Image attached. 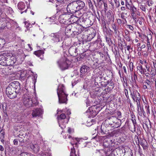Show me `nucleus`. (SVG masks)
I'll use <instances>...</instances> for the list:
<instances>
[{"label":"nucleus","instance_id":"27","mask_svg":"<svg viewBox=\"0 0 156 156\" xmlns=\"http://www.w3.org/2000/svg\"><path fill=\"white\" fill-rule=\"evenodd\" d=\"M44 52L43 50H38L34 52V54L38 57L43 55Z\"/></svg>","mask_w":156,"mask_h":156},{"label":"nucleus","instance_id":"54","mask_svg":"<svg viewBox=\"0 0 156 156\" xmlns=\"http://www.w3.org/2000/svg\"><path fill=\"white\" fill-rule=\"evenodd\" d=\"M117 22L119 24L121 25L122 24V21L121 19H119L117 20Z\"/></svg>","mask_w":156,"mask_h":156},{"label":"nucleus","instance_id":"17","mask_svg":"<svg viewBox=\"0 0 156 156\" xmlns=\"http://www.w3.org/2000/svg\"><path fill=\"white\" fill-rule=\"evenodd\" d=\"M130 95L134 102H135L136 99H137L138 97H140V93L136 90L131 92Z\"/></svg>","mask_w":156,"mask_h":156},{"label":"nucleus","instance_id":"56","mask_svg":"<svg viewBox=\"0 0 156 156\" xmlns=\"http://www.w3.org/2000/svg\"><path fill=\"white\" fill-rule=\"evenodd\" d=\"M149 106H146L145 107V108L147 109V110H146L147 112V113H150V110L149 109Z\"/></svg>","mask_w":156,"mask_h":156},{"label":"nucleus","instance_id":"35","mask_svg":"<svg viewBox=\"0 0 156 156\" xmlns=\"http://www.w3.org/2000/svg\"><path fill=\"white\" fill-rule=\"evenodd\" d=\"M151 82L150 80H149L148 79H147L145 80V82L144 83V84H146L147 86L148 87H151Z\"/></svg>","mask_w":156,"mask_h":156},{"label":"nucleus","instance_id":"23","mask_svg":"<svg viewBox=\"0 0 156 156\" xmlns=\"http://www.w3.org/2000/svg\"><path fill=\"white\" fill-rule=\"evenodd\" d=\"M72 26L71 25H68L66 28L65 30V33L66 35L67 36H69L71 34V30Z\"/></svg>","mask_w":156,"mask_h":156},{"label":"nucleus","instance_id":"24","mask_svg":"<svg viewBox=\"0 0 156 156\" xmlns=\"http://www.w3.org/2000/svg\"><path fill=\"white\" fill-rule=\"evenodd\" d=\"M106 156H115L114 153L111 148L108 149L107 151L106 152Z\"/></svg>","mask_w":156,"mask_h":156},{"label":"nucleus","instance_id":"48","mask_svg":"<svg viewBox=\"0 0 156 156\" xmlns=\"http://www.w3.org/2000/svg\"><path fill=\"white\" fill-rule=\"evenodd\" d=\"M127 26H128V27L132 31H133L134 30V28L133 27L130 25H127Z\"/></svg>","mask_w":156,"mask_h":156},{"label":"nucleus","instance_id":"4","mask_svg":"<svg viewBox=\"0 0 156 156\" xmlns=\"http://www.w3.org/2000/svg\"><path fill=\"white\" fill-rule=\"evenodd\" d=\"M77 5L74 2L69 4L66 7L67 12L69 14H73L79 10L80 9L77 8Z\"/></svg>","mask_w":156,"mask_h":156},{"label":"nucleus","instance_id":"26","mask_svg":"<svg viewBox=\"0 0 156 156\" xmlns=\"http://www.w3.org/2000/svg\"><path fill=\"white\" fill-rule=\"evenodd\" d=\"M25 7V5L23 2H20L18 4V8L20 10H23Z\"/></svg>","mask_w":156,"mask_h":156},{"label":"nucleus","instance_id":"15","mask_svg":"<svg viewBox=\"0 0 156 156\" xmlns=\"http://www.w3.org/2000/svg\"><path fill=\"white\" fill-rule=\"evenodd\" d=\"M126 8L130 10L136 8L133 5L131 0H126Z\"/></svg>","mask_w":156,"mask_h":156},{"label":"nucleus","instance_id":"3","mask_svg":"<svg viewBox=\"0 0 156 156\" xmlns=\"http://www.w3.org/2000/svg\"><path fill=\"white\" fill-rule=\"evenodd\" d=\"M58 66L62 70L67 69L70 64V61L67 58L66 55L62 57L57 62Z\"/></svg>","mask_w":156,"mask_h":156},{"label":"nucleus","instance_id":"38","mask_svg":"<svg viewBox=\"0 0 156 156\" xmlns=\"http://www.w3.org/2000/svg\"><path fill=\"white\" fill-rule=\"evenodd\" d=\"M5 133L2 131L1 130L0 132V138L3 140L4 137Z\"/></svg>","mask_w":156,"mask_h":156},{"label":"nucleus","instance_id":"46","mask_svg":"<svg viewBox=\"0 0 156 156\" xmlns=\"http://www.w3.org/2000/svg\"><path fill=\"white\" fill-rule=\"evenodd\" d=\"M85 102L86 103V105H87V107L88 106H90V101L89 100V99H87L85 101Z\"/></svg>","mask_w":156,"mask_h":156},{"label":"nucleus","instance_id":"55","mask_svg":"<svg viewBox=\"0 0 156 156\" xmlns=\"http://www.w3.org/2000/svg\"><path fill=\"white\" fill-rule=\"evenodd\" d=\"M152 62L153 64V67L156 69V61L155 60L153 61Z\"/></svg>","mask_w":156,"mask_h":156},{"label":"nucleus","instance_id":"37","mask_svg":"<svg viewBox=\"0 0 156 156\" xmlns=\"http://www.w3.org/2000/svg\"><path fill=\"white\" fill-rule=\"evenodd\" d=\"M149 6H151L153 5L154 2L152 0H149L146 2Z\"/></svg>","mask_w":156,"mask_h":156},{"label":"nucleus","instance_id":"21","mask_svg":"<svg viewBox=\"0 0 156 156\" xmlns=\"http://www.w3.org/2000/svg\"><path fill=\"white\" fill-rule=\"evenodd\" d=\"M77 4V7L80 10L82 9L85 6L84 3L82 1L78 0L74 2Z\"/></svg>","mask_w":156,"mask_h":156},{"label":"nucleus","instance_id":"40","mask_svg":"<svg viewBox=\"0 0 156 156\" xmlns=\"http://www.w3.org/2000/svg\"><path fill=\"white\" fill-rule=\"evenodd\" d=\"M124 38L126 39V40L128 41H130L131 38L130 36V35H125L124 36Z\"/></svg>","mask_w":156,"mask_h":156},{"label":"nucleus","instance_id":"43","mask_svg":"<svg viewBox=\"0 0 156 156\" xmlns=\"http://www.w3.org/2000/svg\"><path fill=\"white\" fill-rule=\"evenodd\" d=\"M129 66L130 68V71H133V63L132 62H131L129 63Z\"/></svg>","mask_w":156,"mask_h":156},{"label":"nucleus","instance_id":"5","mask_svg":"<svg viewBox=\"0 0 156 156\" xmlns=\"http://www.w3.org/2000/svg\"><path fill=\"white\" fill-rule=\"evenodd\" d=\"M13 88L9 85L6 89V93L8 97L11 99H13L16 97L17 94L18 93L16 92L15 90L13 89Z\"/></svg>","mask_w":156,"mask_h":156},{"label":"nucleus","instance_id":"63","mask_svg":"<svg viewBox=\"0 0 156 156\" xmlns=\"http://www.w3.org/2000/svg\"><path fill=\"white\" fill-rule=\"evenodd\" d=\"M13 142L14 143V144L15 145H17L18 143V140L16 139H15L13 140Z\"/></svg>","mask_w":156,"mask_h":156},{"label":"nucleus","instance_id":"60","mask_svg":"<svg viewBox=\"0 0 156 156\" xmlns=\"http://www.w3.org/2000/svg\"><path fill=\"white\" fill-rule=\"evenodd\" d=\"M75 153V149L74 148V147L73 148H72L71 149V151L70 152V154H73V153Z\"/></svg>","mask_w":156,"mask_h":156},{"label":"nucleus","instance_id":"20","mask_svg":"<svg viewBox=\"0 0 156 156\" xmlns=\"http://www.w3.org/2000/svg\"><path fill=\"white\" fill-rule=\"evenodd\" d=\"M137 68L138 73H139L141 75L144 74L145 72H146V69L143 68L142 65H141L138 66Z\"/></svg>","mask_w":156,"mask_h":156},{"label":"nucleus","instance_id":"9","mask_svg":"<svg viewBox=\"0 0 156 156\" xmlns=\"http://www.w3.org/2000/svg\"><path fill=\"white\" fill-rule=\"evenodd\" d=\"M66 116L65 114L62 113L59 116H58V121L59 124V126L62 129H64L66 127V124L67 123V121L66 122L63 119L66 118Z\"/></svg>","mask_w":156,"mask_h":156},{"label":"nucleus","instance_id":"53","mask_svg":"<svg viewBox=\"0 0 156 156\" xmlns=\"http://www.w3.org/2000/svg\"><path fill=\"white\" fill-rule=\"evenodd\" d=\"M88 5L90 8H93V6L90 0V2H88Z\"/></svg>","mask_w":156,"mask_h":156},{"label":"nucleus","instance_id":"51","mask_svg":"<svg viewBox=\"0 0 156 156\" xmlns=\"http://www.w3.org/2000/svg\"><path fill=\"white\" fill-rule=\"evenodd\" d=\"M112 28L114 30L115 33L116 34L117 33V29L116 27L115 24H114V25L112 26Z\"/></svg>","mask_w":156,"mask_h":156},{"label":"nucleus","instance_id":"61","mask_svg":"<svg viewBox=\"0 0 156 156\" xmlns=\"http://www.w3.org/2000/svg\"><path fill=\"white\" fill-rule=\"evenodd\" d=\"M75 139L76 140V141H77V142H76L75 143V145H77V144L80 141V139L78 138H75Z\"/></svg>","mask_w":156,"mask_h":156},{"label":"nucleus","instance_id":"18","mask_svg":"<svg viewBox=\"0 0 156 156\" xmlns=\"http://www.w3.org/2000/svg\"><path fill=\"white\" fill-rule=\"evenodd\" d=\"M30 148L34 153H37L39 151L40 147L37 144H31L30 145Z\"/></svg>","mask_w":156,"mask_h":156},{"label":"nucleus","instance_id":"58","mask_svg":"<svg viewBox=\"0 0 156 156\" xmlns=\"http://www.w3.org/2000/svg\"><path fill=\"white\" fill-rule=\"evenodd\" d=\"M93 121V120H90V124H88V123H89L90 122L87 121V126H90L91 125H92L93 124V123L92 122V121Z\"/></svg>","mask_w":156,"mask_h":156},{"label":"nucleus","instance_id":"49","mask_svg":"<svg viewBox=\"0 0 156 156\" xmlns=\"http://www.w3.org/2000/svg\"><path fill=\"white\" fill-rule=\"evenodd\" d=\"M115 5L116 7L117 8L119 7L120 6V4L119 2L117 1H115Z\"/></svg>","mask_w":156,"mask_h":156},{"label":"nucleus","instance_id":"8","mask_svg":"<svg viewBox=\"0 0 156 156\" xmlns=\"http://www.w3.org/2000/svg\"><path fill=\"white\" fill-rule=\"evenodd\" d=\"M6 64L5 66H12L16 62V59L11 52H9L7 58Z\"/></svg>","mask_w":156,"mask_h":156},{"label":"nucleus","instance_id":"59","mask_svg":"<svg viewBox=\"0 0 156 156\" xmlns=\"http://www.w3.org/2000/svg\"><path fill=\"white\" fill-rule=\"evenodd\" d=\"M103 3L102 1L98 2V5L100 8L102 7Z\"/></svg>","mask_w":156,"mask_h":156},{"label":"nucleus","instance_id":"22","mask_svg":"<svg viewBox=\"0 0 156 156\" xmlns=\"http://www.w3.org/2000/svg\"><path fill=\"white\" fill-rule=\"evenodd\" d=\"M2 73L5 75H10L13 74L14 73L12 69L9 67H8L6 69V72L4 69H2Z\"/></svg>","mask_w":156,"mask_h":156},{"label":"nucleus","instance_id":"33","mask_svg":"<svg viewBox=\"0 0 156 156\" xmlns=\"http://www.w3.org/2000/svg\"><path fill=\"white\" fill-rule=\"evenodd\" d=\"M131 120L133 123L134 127V131H135V124H136V121L135 119V116L134 115H131Z\"/></svg>","mask_w":156,"mask_h":156},{"label":"nucleus","instance_id":"28","mask_svg":"<svg viewBox=\"0 0 156 156\" xmlns=\"http://www.w3.org/2000/svg\"><path fill=\"white\" fill-rule=\"evenodd\" d=\"M66 16V14H63L61 15L59 18V21L60 23H65L66 22V19H65V17Z\"/></svg>","mask_w":156,"mask_h":156},{"label":"nucleus","instance_id":"16","mask_svg":"<svg viewBox=\"0 0 156 156\" xmlns=\"http://www.w3.org/2000/svg\"><path fill=\"white\" fill-rule=\"evenodd\" d=\"M42 114V110L40 108H37L33 111L32 116L33 117L39 116Z\"/></svg>","mask_w":156,"mask_h":156},{"label":"nucleus","instance_id":"2","mask_svg":"<svg viewBox=\"0 0 156 156\" xmlns=\"http://www.w3.org/2000/svg\"><path fill=\"white\" fill-rule=\"evenodd\" d=\"M57 93L58 98V102L60 104L67 103V98L68 94L66 92L65 87L63 84H60L57 89Z\"/></svg>","mask_w":156,"mask_h":156},{"label":"nucleus","instance_id":"42","mask_svg":"<svg viewBox=\"0 0 156 156\" xmlns=\"http://www.w3.org/2000/svg\"><path fill=\"white\" fill-rule=\"evenodd\" d=\"M136 11V8H134V9H133L131 10L130 11L131 12V15L133 17H134V16L135 15V12Z\"/></svg>","mask_w":156,"mask_h":156},{"label":"nucleus","instance_id":"32","mask_svg":"<svg viewBox=\"0 0 156 156\" xmlns=\"http://www.w3.org/2000/svg\"><path fill=\"white\" fill-rule=\"evenodd\" d=\"M105 38L106 39V42L108 43V44L109 45L111 44L112 41L111 40V39L110 37H107V36H106L105 37Z\"/></svg>","mask_w":156,"mask_h":156},{"label":"nucleus","instance_id":"29","mask_svg":"<svg viewBox=\"0 0 156 156\" xmlns=\"http://www.w3.org/2000/svg\"><path fill=\"white\" fill-rule=\"evenodd\" d=\"M141 100L140 97H138L137 99H136L135 102L136 103V105L137 107H139L141 111L142 108L141 106L140 105V101Z\"/></svg>","mask_w":156,"mask_h":156},{"label":"nucleus","instance_id":"50","mask_svg":"<svg viewBox=\"0 0 156 156\" xmlns=\"http://www.w3.org/2000/svg\"><path fill=\"white\" fill-rule=\"evenodd\" d=\"M140 9L142 10V11H145L146 9L144 6L143 5H140Z\"/></svg>","mask_w":156,"mask_h":156},{"label":"nucleus","instance_id":"12","mask_svg":"<svg viewBox=\"0 0 156 156\" xmlns=\"http://www.w3.org/2000/svg\"><path fill=\"white\" fill-rule=\"evenodd\" d=\"M9 85L12 87L13 89L15 90L16 92L20 93V84L17 81H14L10 83Z\"/></svg>","mask_w":156,"mask_h":156},{"label":"nucleus","instance_id":"57","mask_svg":"<svg viewBox=\"0 0 156 156\" xmlns=\"http://www.w3.org/2000/svg\"><path fill=\"white\" fill-rule=\"evenodd\" d=\"M68 132L69 134H70L72 133H73V131L72 129H71L70 128H68Z\"/></svg>","mask_w":156,"mask_h":156},{"label":"nucleus","instance_id":"11","mask_svg":"<svg viewBox=\"0 0 156 156\" xmlns=\"http://www.w3.org/2000/svg\"><path fill=\"white\" fill-rule=\"evenodd\" d=\"M8 3V0H0V8L4 11L8 12V10H12V8L7 6L5 3Z\"/></svg>","mask_w":156,"mask_h":156},{"label":"nucleus","instance_id":"45","mask_svg":"<svg viewBox=\"0 0 156 156\" xmlns=\"http://www.w3.org/2000/svg\"><path fill=\"white\" fill-rule=\"evenodd\" d=\"M29 154L27 152H24L20 154V156H29Z\"/></svg>","mask_w":156,"mask_h":156},{"label":"nucleus","instance_id":"41","mask_svg":"<svg viewBox=\"0 0 156 156\" xmlns=\"http://www.w3.org/2000/svg\"><path fill=\"white\" fill-rule=\"evenodd\" d=\"M146 141L145 140H142L141 142L140 143V144L143 147L146 146L145 144V143H146Z\"/></svg>","mask_w":156,"mask_h":156},{"label":"nucleus","instance_id":"6","mask_svg":"<svg viewBox=\"0 0 156 156\" xmlns=\"http://www.w3.org/2000/svg\"><path fill=\"white\" fill-rule=\"evenodd\" d=\"M108 121L110 125H112L113 123H115V127H118L121 125V120L116 117H110L108 118Z\"/></svg>","mask_w":156,"mask_h":156},{"label":"nucleus","instance_id":"52","mask_svg":"<svg viewBox=\"0 0 156 156\" xmlns=\"http://www.w3.org/2000/svg\"><path fill=\"white\" fill-rule=\"evenodd\" d=\"M34 79L33 80V83H34V85H35V83L36 82V79L37 76H36V75H35L34 76Z\"/></svg>","mask_w":156,"mask_h":156},{"label":"nucleus","instance_id":"34","mask_svg":"<svg viewBox=\"0 0 156 156\" xmlns=\"http://www.w3.org/2000/svg\"><path fill=\"white\" fill-rule=\"evenodd\" d=\"M25 23V27L27 28V30H29V28H30L31 27L32 25L30 23H29L27 21L24 22Z\"/></svg>","mask_w":156,"mask_h":156},{"label":"nucleus","instance_id":"31","mask_svg":"<svg viewBox=\"0 0 156 156\" xmlns=\"http://www.w3.org/2000/svg\"><path fill=\"white\" fill-rule=\"evenodd\" d=\"M151 74L153 76H155L156 73V69L153 68L152 66L151 67V71L150 72Z\"/></svg>","mask_w":156,"mask_h":156},{"label":"nucleus","instance_id":"44","mask_svg":"<svg viewBox=\"0 0 156 156\" xmlns=\"http://www.w3.org/2000/svg\"><path fill=\"white\" fill-rule=\"evenodd\" d=\"M104 7V9L105 11H107L108 9V7L107 4L106 2H103Z\"/></svg>","mask_w":156,"mask_h":156},{"label":"nucleus","instance_id":"64","mask_svg":"<svg viewBox=\"0 0 156 156\" xmlns=\"http://www.w3.org/2000/svg\"><path fill=\"white\" fill-rule=\"evenodd\" d=\"M109 86H111L112 87V88H113L114 87V83L112 81L110 82V83L109 84Z\"/></svg>","mask_w":156,"mask_h":156},{"label":"nucleus","instance_id":"10","mask_svg":"<svg viewBox=\"0 0 156 156\" xmlns=\"http://www.w3.org/2000/svg\"><path fill=\"white\" fill-rule=\"evenodd\" d=\"M8 52L5 51L0 53V64L5 66L6 64L7 58H8Z\"/></svg>","mask_w":156,"mask_h":156},{"label":"nucleus","instance_id":"62","mask_svg":"<svg viewBox=\"0 0 156 156\" xmlns=\"http://www.w3.org/2000/svg\"><path fill=\"white\" fill-rule=\"evenodd\" d=\"M148 87H148V86H147V85L146 84H144L143 86V88L144 89H148Z\"/></svg>","mask_w":156,"mask_h":156},{"label":"nucleus","instance_id":"36","mask_svg":"<svg viewBox=\"0 0 156 156\" xmlns=\"http://www.w3.org/2000/svg\"><path fill=\"white\" fill-rule=\"evenodd\" d=\"M146 46L147 48V51L148 52H151L152 51V50L151 47V46L150 43H149V44L147 43Z\"/></svg>","mask_w":156,"mask_h":156},{"label":"nucleus","instance_id":"47","mask_svg":"<svg viewBox=\"0 0 156 156\" xmlns=\"http://www.w3.org/2000/svg\"><path fill=\"white\" fill-rule=\"evenodd\" d=\"M124 93L125 94V95L126 98H128V97L129 96L128 93V91L127 89H124Z\"/></svg>","mask_w":156,"mask_h":156},{"label":"nucleus","instance_id":"13","mask_svg":"<svg viewBox=\"0 0 156 156\" xmlns=\"http://www.w3.org/2000/svg\"><path fill=\"white\" fill-rule=\"evenodd\" d=\"M77 48L75 46L71 47L69 50L70 55L73 56H76L77 55Z\"/></svg>","mask_w":156,"mask_h":156},{"label":"nucleus","instance_id":"14","mask_svg":"<svg viewBox=\"0 0 156 156\" xmlns=\"http://www.w3.org/2000/svg\"><path fill=\"white\" fill-rule=\"evenodd\" d=\"M89 70V67L86 65H84L82 66L80 69V77H83V76L87 73Z\"/></svg>","mask_w":156,"mask_h":156},{"label":"nucleus","instance_id":"7","mask_svg":"<svg viewBox=\"0 0 156 156\" xmlns=\"http://www.w3.org/2000/svg\"><path fill=\"white\" fill-rule=\"evenodd\" d=\"M62 34L61 32L52 33L50 35L51 37V41L53 43H57L60 41V38H62Z\"/></svg>","mask_w":156,"mask_h":156},{"label":"nucleus","instance_id":"25","mask_svg":"<svg viewBox=\"0 0 156 156\" xmlns=\"http://www.w3.org/2000/svg\"><path fill=\"white\" fill-rule=\"evenodd\" d=\"M107 18L109 21H112L114 22V17L112 15L110 12H108L106 14Z\"/></svg>","mask_w":156,"mask_h":156},{"label":"nucleus","instance_id":"19","mask_svg":"<svg viewBox=\"0 0 156 156\" xmlns=\"http://www.w3.org/2000/svg\"><path fill=\"white\" fill-rule=\"evenodd\" d=\"M112 141L109 139L105 140L103 142L104 147L105 148L110 147L112 146Z\"/></svg>","mask_w":156,"mask_h":156},{"label":"nucleus","instance_id":"1","mask_svg":"<svg viewBox=\"0 0 156 156\" xmlns=\"http://www.w3.org/2000/svg\"><path fill=\"white\" fill-rule=\"evenodd\" d=\"M23 103L24 105L27 107L36 106L38 104L36 97L33 98L31 97L30 93L26 89L25 93L23 96Z\"/></svg>","mask_w":156,"mask_h":156},{"label":"nucleus","instance_id":"30","mask_svg":"<svg viewBox=\"0 0 156 156\" xmlns=\"http://www.w3.org/2000/svg\"><path fill=\"white\" fill-rule=\"evenodd\" d=\"M106 127L105 125L103 124L101 125V133L102 134H104L105 133V132H106Z\"/></svg>","mask_w":156,"mask_h":156},{"label":"nucleus","instance_id":"39","mask_svg":"<svg viewBox=\"0 0 156 156\" xmlns=\"http://www.w3.org/2000/svg\"><path fill=\"white\" fill-rule=\"evenodd\" d=\"M117 118L119 119L122 118V113L119 111H117L116 113Z\"/></svg>","mask_w":156,"mask_h":156}]
</instances>
